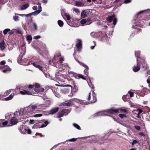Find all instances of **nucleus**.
<instances>
[{"mask_svg":"<svg viewBox=\"0 0 150 150\" xmlns=\"http://www.w3.org/2000/svg\"><path fill=\"white\" fill-rule=\"evenodd\" d=\"M115 113H121L127 114V110L125 109L121 108L118 109H110L106 110L105 111H101L97 112L94 115V117L100 116H109L107 114V113L113 114Z\"/></svg>","mask_w":150,"mask_h":150,"instance_id":"f257e3e1","label":"nucleus"},{"mask_svg":"<svg viewBox=\"0 0 150 150\" xmlns=\"http://www.w3.org/2000/svg\"><path fill=\"white\" fill-rule=\"evenodd\" d=\"M48 105H30L28 107L26 108L24 110V111H26L27 113L30 114H32L33 113V111L31 109L34 110L38 108V109H44L45 108L48 106Z\"/></svg>","mask_w":150,"mask_h":150,"instance_id":"f03ea898","label":"nucleus"},{"mask_svg":"<svg viewBox=\"0 0 150 150\" xmlns=\"http://www.w3.org/2000/svg\"><path fill=\"white\" fill-rule=\"evenodd\" d=\"M94 91H93V94L92 95L93 97L91 98V101L90 102V103H93L96 102L97 99L96 97V95L93 93ZM81 103L82 104L87 105L89 104V102H87L85 100H82L81 102Z\"/></svg>","mask_w":150,"mask_h":150,"instance_id":"7ed1b4c3","label":"nucleus"},{"mask_svg":"<svg viewBox=\"0 0 150 150\" xmlns=\"http://www.w3.org/2000/svg\"><path fill=\"white\" fill-rule=\"evenodd\" d=\"M56 86H61L62 87V88L61 89V92L62 93L65 94L66 93L68 92L70 90L67 87V86H70L71 87V86L69 85H66L65 86L60 85L58 84H56Z\"/></svg>","mask_w":150,"mask_h":150,"instance_id":"20e7f679","label":"nucleus"},{"mask_svg":"<svg viewBox=\"0 0 150 150\" xmlns=\"http://www.w3.org/2000/svg\"><path fill=\"white\" fill-rule=\"evenodd\" d=\"M56 77L61 82H64L67 81L66 76L63 74L58 75L57 73L55 74Z\"/></svg>","mask_w":150,"mask_h":150,"instance_id":"39448f33","label":"nucleus"},{"mask_svg":"<svg viewBox=\"0 0 150 150\" xmlns=\"http://www.w3.org/2000/svg\"><path fill=\"white\" fill-rule=\"evenodd\" d=\"M106 20L109 21V22H111L113 21L114 25H115L117 23V19L114 15L108 16Z\"/></svg>","mask_w":150,"mask_h":150,"instance_id":"423d86ee","label":"nucleus"},{"mask_svg":"<svg viewBox=\"0 0 150 150\" xmlns=\"http://www.w3.org/2000/svg\"><path fill=\"white\" fill-rule=\"evenodd\" d=\"M138 59V62L139 64H141L142 67L143 68H146V64L145 60L144 59L139 58Z\"/></svg>","mask_w":150,"mask_h":150,"instance_id":"0eeeda50","label":"nucleus"},{"mask_svg":"<svg viewBox=\"0 0 150 150\" xmlns=\"http://www.w3.org/2000/svg\"><path fill=\"white\" fill-rule=\"evenodd\" d=\"M64 60V57H60L57 62V63L56 64V67L57 68H59L62 67V64L63 61Z\"/></svg>","mask_w":150,"mask_h":150,"instance_id":"6e6552de","label":"nucleus"},{"mask_svg":"<svg viewBox=\"0 0 150 150\" xmlns=\"http://www.w3.org/2000/svg\"><path fill=\"white\" fill-rule=\"evenodd\" d=\"M23 109H21L20 111H16L14 113L15 115L17 116H21L22 117H21V119H23L25 117L24 116L22 117L23 115Z\"/></svg>","mask_w":150,"mask_h":150,"instance_id":"1a4fd4ad","label":"nucleus"},{"mask_svg":"<svg viewBox=\"0 0 150 150\" xmlns=\"http://www.w3.org/2000/svg\"><path fill=\"white\" fill-rule=\"evenodd\" d=\"M137 66H134L133 69V71L135 72H137L139 71L140 69V66L139 65V63L138 62V58L137 59Z\"/></svg>","mask_w":150,"mask_h":150,"instance_id":"9d476101","label":"nucleus"},{"mask_svg":"<svg viewBox=\"0 0 150 150\" xmlns=\"http://www.w3.org/2000/svg\"><path fill=\"white\" fill-rule=\"evenodd\" d=\"M76 46L78 50H80L82 47V42L81 40H78L76 43Z\"/></svg>","mask_w":150,"mask_h":150,"instance_id":"9b49d317","label":"nucleus"},{"mask_svg":"<svg viewBox=\"0 0 150 150\" xmlns=\"http://www.w3.org/2000/svg\"><path fill=\"white\" fill-rule=\"evenodd\" d=\"M20 50L21 51V53L23 54H25V44H23L21 45L19 48Z\"/></svg>","mask_w":150,"mask_h":150,"instance_id":"f8f14e48","label":"nucleus"},{"mask_svg":"<svg viewBox=\"0 0 150 150\" xmlns=\"http://www.w3.org/2000/svg\"><path fill=\"white\" fill-rule=\"evenodd\" d=\"M18 122V119L15 117H13L10 121L11 124L12 125L16 124Z\"/></svg>","mask_w":150,"mask_h":150,"instance_id":"ddd939ff","label":"nucleus"},{"mask_svg":"<svg viewBox=\"0 0 150 150\" xmlns=\"http://www.w3.org/2000/svg\"><path fill=\"white\" fill-rule=\"evenodd\" d=\"M142 112V111L141 110L139 109H138L137 110H135L133 111V113H137V115L136 117L138 118H140V116H139V114Z\"/></svg>","mask_w":150,"mask_h":150,"instance_id":"4468645a","label":"nucleus"},{"mask_svg":"<svg viewBox=\"0 0 150 150\" xmlns=\"http://www.w3.org/2000/svg\"><path fill=\"white\" fill-rule=\"evenodd\" d=\"M74 76L75 78L76 79H80L81 78L83 79L86 80V79L83 77V76L79 74H75L74 75Z\"/></svg>","mask_w":150,"mask_h":150,"instance_id":"2eb2a0df","label":"nucleus"},{"mask_svg":"<svg viewBox=\"0 0 150 150\" xmlns=\"http://www.w3.org/2000/svg\"><path fill=\"white\" fill-rule=\"evenodd\" d=\"M20 94L22 95L28 94V95H31L32 93L31 92H29L28 91H26L25 90H23V91H20Z\"/></svg>","mask_w":150,"mask_h":150,"instance_id":"dca6fc26","label":"nucleus"},{"mask_svg":"<svg viewBox=\"0 0 150 150\" xmlns=\"http://www.w3.org/2000/svg\"><path fill=\"white\" fill-rule=\"evenodd\" d=\"M41 11L42 10H36L35 11L29 14V16H31L32 15L36 16L40 13L41 12Z\"/></svg>","mask_w":150,"mask_h":150,"instance_id":"f3484780","label":"nucleus"},{"mask_svg":"<svg viewBox=\"0 0 150 150\" xmlns=\"http://www.w3.org/2000/svg\"><path fill=\"white\" fill-rule=\"evenodd\" d=\"M4 69L3 70L2 72L4 73H6L7 71H10L11 70V69L7 65L4 66Z\"/></svg>","mask_w":150,"mask_h":150,"instance_id":"a211bd4d","label":"nucleus"},{"mask_svg":"<svg viewBox=\"0 0 150 150\" xmlns=\"http://www.w3.org/2000/svg\"><path fill=\"white\" fill-rule=\"evenodd\" d=\"M58 110L59 108H53L50 111L49 114H53L58 112Z\"/></svg>","mask_w":150,"mask_h":150,"instance_id":"6ab92c4d","label":"nucleus"},{"mask_svg":"<svg viewBox=\"0 0 150 150\" xmlns=\"http://www.w3.org/2000/svg\"><path fill=\"white\" fill-rule=\"evenodd\" d=\"M29 6V4L28 3L24 4L21 7L20 10H25Z\"/></svg>","mask_w":150,"mask_h":150,"instance_id":"aec40b11","label":"nucleus"},{"mask_svg":"<svg viewBox=\"0 0 150 150\" xmlns=\"http://www.w3.org/2000/svg\"><path fill=\"white\" fill-rule=\"evenodd\" d=\"M87 14L85 10H83L81 13V16L82 18H84L87 16Z\"/></svg>","mask_w":150,"mask_h":150,"instance_id":"412c9836","label":"nucleus"},{"mask_svg":"<svg viewBox=\"0 0 150 150\" xmlns=\"http://www.w3.org/2000/svg\"><path fill=\"white\" fill-rule=\"evenodd\" d=\"M73 102L72 100H70L67 103H64L63 104L64 106H70L73 104Z\"/></svg>","mask_w":150,"mask_h":150,"instance_id":"4be33fe9","label":"nucleus"},{"mask_svg":"<svg viewBox=\"0 0 150 150\" xmlns=\"http://www.w3.org/2000/svg\"><path fill=\"white\" fill-rule=\"evenodd\" d=\"M81 23L82 24V25H84V24L86 25H89L91 23H87V21L85 19H83L80 21Z\"/></svg>","mask_w":150,"mask_h":150,"instance_id":"5701e85b","label":"nucleus"},{"mask_svg":"<svg viewBox=\"0 0 150 150\" xmlns=\"http://www.w3.org/2000/svg\"><path fill=\"white\" fill-rule=\"evenodd\" d=\"M75 5L79 6H82L84 5L83 3L81 1H76L75 2Z\"/></svg>","mask_w":150,"mask_h":150,"instance_id":"b1692460","label":"nucleus"},{"mask_svg":"<svg viewBox=\"0 0 150 150\" xmlns=\"http://www.w3.org/2000/svg\"><path fill=\"white\" fill-rule=\"evenodd\" d=\"M14 96V94H11L8 97L5 98L4 100L6 101L10 100L13 98Z\"/></svg>","mask_w":150,"mask_h":150,"instance_id":"393cba45","label":"nucleus"},{"mask_svg":"<svg viewBox=\"0 0 150 150\" xmlns=\"http://www.w3.org/2000/svg\"><path fill=\"white\" fill-rule=\"evenodd\" d=\"M25 38L28 41L29 43H30L32 40V38L31 35H27L25 37Z\"/></svg>","mask_w":150,"mask_h":150,"instance_id":"a878e982","label":"nucleus"},{"mask_svg":"<svg viewBox=\"0 0 150 150\" xmlns=\"http://www.w3.org/2000/svg\"><path fill=\"white\" fill-rule=\"evenodd\" d=\"M4 42L3 40L1 42H0V50H3L5 48L4 45Z\"/></svg>","mask_w":150,"mask_h":150,"instance_id":"bb28decb","label":"nucleus"},{"mask_svg":"<svg viewBox=\"0 0 150 150\" xmlns=\"http://www.w3.org/2000/svg\"><path fill=\"white\" fill-rule=\"evenodd\" d=\"M23 132L24 131V132H22V133L23 134H25L26 133L30 134L31 133V131L30 129H23Z\"/></svg>","mask_w":150,"mask_h":150,"instance_id":"cd10ccee","label":"nucleus"},{"mask_svg":"<svg viewBox=\"0 0 150 150\" xmlns=\"http://www.w3.org/2000/svg\"><path fill=\"white\" fill-rule=\"evenodd\" d=\"M76 60L78 63H79V64L81 65V66L84 67L86 68V69H87V68L88 69V66L86 65L84 63H83L82 62H80L78 60H77V59H76Z\"/></svg>","mask_w":150,"mask_h":150,"instance_id":"c85d7f7f","label":"nucleus"},{"mask_svg":"<svg viewBox=\"0 0 150 150\" xmlns=\"http://www.w3.org/2000/svg\"><path fill=\"white\" fill-rule=\"evenodd\" d=\"M34 86L35 87L34 88L35 91V92L38 91V90L40 87V84L38 83H36L34 85Z\"/></svg>","mask_w":150,"mask_h":150,"instance_id":"c756f323","label":"nucleus"},{"mask_svg":"<svg viewBox=\"0 0 150 150\" xmlns=\"http://www.w3.org/2000/svg\"><path fill=\"white\" fill-rule=\"evenodd\" d=\"M64 113L63 110H62L61 112H59L57 116V117L59 118L63 116L64 115Z\"/></svg>","mask_w":150,"mask_h":150,"instance_id":"7c9ffc66","label":"nucleus"},{"mask_svg":"<svg viewBox=\"0 0 150 150\" xmlns=\"http://www.w3.org/2000/svg\"><path fill=\"white\" fill-rule=\"evenodd\" d=\"M87 15H90L92 13V11L91 9H87L85 10Z\"/></svg>","mask_w":150,"mask_h":150,"instance_id":"2f4dec72","label":"nucleus"},{"mask_svg":"<svg viewBox=\"0 0 150 150\" xmlns=\"http://www.w3.org/2000/svg\"><path fill=\"white\" fill-rule=\"evenodd\" d=\"M63 111L64 113V115L65 116L67 115L70 112V111L68 109L64 110H63Z\"/></svg>","mask_w":150,"mask_h":150,"instance_id":"473e14b6","label":"nucleus"},{"mask_svg":"<svg viewBox=\"0 0 150 150\" xmlns=\"http://www.w3.org/2000/svg\"><path fill=\"white\" fill-rule=\"evenodd\" d=\"M13 19L15 21H19V17L15 15L13 16Z\"/></svg>","mask_w":150,"mask_h":150,"instance_id":"72a5a7b5","label":"nucleus"},{"mask_svg":"<svg viewBox=\"0 0 150 150\" xmlns=\"http://www.w3.org/2000/svg\"><path fill=\"white\" fill-rule=\"evenodd\" d=\"M48 124V122L47 121H45L44 122V124H42L40 127H39V128H43V127H45Z\"/></svg>","mask_w":150,"mask_h":150,"instance_id":"f704fd0d","label":"nucleus"},{"mask_svg":"<svg viewBox=\"0 0 150 150\" xmlns=\"http://www.w3.org/2000/svg\"><path fill=\"white\" fill-rule=\"evenodd\" d=\"M73 126L75 127L76 128L79 130L81 129V128H80V127L78 124H77L75 123H74L73 124Z\"/></svg>","mask_w":150,"mask_h":150,"instance_id":"c9c22d12","label":"nucleus"},{"mask_svg":"<svg viewBox=\"0 0 150 150\" xmlns=\"http://www.w3.org/2000/svg\"><path fill=\"white\" fill-rule=\"evenodd\" d=\"M58 23L59 25L61 27H62L64 24V23L63 21L60 20H59L58 21Z\"/></svg>","mask_w":150,"mask_h":150,"instance_id":"e433bc0d","label":"nucleus"},{"mask_svg":"<svg viewBox=\"0 0 150 150\" xmlns=\"http://www.w3.org/2000/svg\"><path fill=\"white\" fill-rule=\"evenodd\" d=\"M33 26L35 30H37L38 29V25L35 22L33 23Z\"/></svg>","mask_w":150,"mask_h":150,"instance_id":"4c0bfd02","label":"nucleus"},{"mask_svg":"<svg viewBox=\"0 0 150 150\" xmlns=\"http://www.w3.org/2000/svg\"><path fill=\"white\" fill-rule=\"evenodd\" d=\"M64 16H65L67 19V20H69L70 19V17L69 15L67 13H65L64 14Z\"/></svg>","mask_w":150,"mask_h":150,"instance_id":"58836bf2","label":"nucleus"},{"mask_svg":"<svg viewBox=\"0 0 150 150\" xmlns=\"http://www.w3.org/2000/svg\"><path fill=\"white\" fill-rule=\"evenodd\" d=\"M64 16H65L67 19V20H69L70 19V17L69 15L67 13H65L64 14Z\"/></svg>","mask_w":150,"mask_h":150,"instance_id":"ea45409f","label":"nucleus"},{"mask_svg":"<svg viewBox=\"0 0 150 150\" xmlns=\"http://www.w3.org/2000/svg\"><path fill=\"white\" fill-rule=\"evenodd\" d=\"M61 56V54L60 53L56 54L54 56V58L53 59V61H54V59H55L56 58H58Z\"/></svg>","mask_w":150,"mask_h":150,"instance_id":"a19ab883","label":"nucleus"},{"mask_svg":"<svg viewBox=\"0 0 150 150\" xmlns=\"http://www.w3.org/2000/svg\"><path fill=\"white\" fill-rule=\"evenodd\" d=\"M10 30V29L9 28H7L5 29L3 33L4 34V35H5L7 34V33L8 32H9Z\"/></svg>","mask_w":150,"mask_h":150,"instance_id":"79ce46f5","label":"nucleus"},{"mask_svg":"<svg viewBox=\"0 0 150 150\" xmlns=\"http://www.w3.org/2000/svg\"><path fill=\"white\" fill-rule=\"evenodd\" d=\"M13 90H9L6 91L4 93V94L6 96L8 95Z\"/></svg>","mask_w":150,"mask_h":150,"instance_id":"37998d69","label":"nucleus"},{"mask_svg":"<svg viewBox=\"0 0 150 150\" xmlns=\"http://www.w3.org/2000/svg\"><path fill=\"white\" fill-rule=\"evenodd\" d=\"M15 14L16 15H19V16H22V17H24V16H26V17H28L29 16V14H18L17 13H15Z\"/></svg>","mask_w":150,"mask_h":150,"instance_id":"c03bdc74","label":"nucleus"},{"mask_svg":"<svg viewBox=\"0 0 150 150\" xmlns=\"http://www.w3.org/2000/svg\"><path fill=\"white\" fill-rule=\"evenodd\" d=\"M32 64L33 66L38 68L40 66V65L38 64L37 62L33 63H32Z\"/></svg>","mask_w":150,"mask_h":150,"instance_id":"a18cd8bd","label":"nucleus"},{"mask_svg":"<svg viewBox=\"0 0 150 150\" xmlns=\"http://www.w3.org/2000/svg\"><path fill=\"white\" fill-rule=\"evenodd\" d=\"M135 55L136 56L138 57V56L140 55V53L139 51H136L135 52Z\"/></svg>","mask_w":150,"mask_h":150,"instance_id":"49530a36","label":"nucleus"},{"mask_svg":"<svg viewBox=\"0 0 150 150\" xmlns=\"http://www.w3.org/2000/svg\"><path fill=\"white\" fill-rule=\"evenodd\" d=\"M44 90V88H43L40 87L38 90V91H36L37 92H42Z\"/></svg>","mask_w":150,"mask_h":150,"instance_id":"de8ad7c7","label":"nucleus"},{"mask_svg":"<svg viewBox=\"0 0 150 150\" xmlns=\"http://www.w3.org/2000/svg\"><path fill=\"white\" fill-rule=\"evenodd\" d=\"M40 70L42 71V72L43 73L45 72V68H43L41 67V66H40L38 68Z\"/></svg>","mask_w":150,"mask_h":150,"instance_id":"09e8293b","label":"nucleus"},{"mask_svg":"<svg viewBox=\"0 0 150 150\" xmlns=\"http://www.w3.org/2000/svg\"><path fill=\"white\" fill-rule=\"evenodd\" d=\"M118 115L122 119L126 117V115L124 114H119Z\"/></svg>","mask_w":150,"mask_h":150,"instance_id":"8fccbe9b","label":"nucleus"},{"mask_svg":"<svg viewBox=\"0 0 150 150\" xmlns=\"http://www.w3.org/2000/svg\"><path fill=\"white\" fill-rule=\"evenodd\" d=\"M87 82L88 85L90 88H94L93 85L92 84L91 82H89L87 81Z\"/></svg>","mask_w":150,"mask_h":150,"instance_id":"3c124183","label":"nucleus"},{"mask_svg":"<svg viewBox=\"0 0 150 150\" xmlns=\"http://www.w3.org/2000/svg\"><path fill=\"white\" fill-rule=\"evenodd\" d=\"M73 10L76 13H80V11H79V10L76 8H73Z\"/></svg>","mask_w":150,"mask_h":150,"instance_id":"603ef678","label":"nucleus"},{"mask_svg":"<svg viewBox=\"0 0 150 150\" xmlns=\"http://www.w3.org/2000/svg\"><path fill=\"white\" fill-rule=\"evenodd\" d=\"M43 73L44 74L46 77L47 78H50V75L48 73H45V72Z\"/></svg>","mask_w":150,"mask_h":150,"instance_id":"864d4df0","label":"nucleus"},{"mask_svg":"<svg viewBox=\"0 0 150 150\" xmlns=\"http://www.w3.org/2000/svg\"><path fill=\"white\" fill-rule=\"evenodd\" d=\"M42 114H37L34 115L33 116L34 117H40L42 116Z\"/></svg>","mask_w":150,"mask_h":150,"instance_id":"5fc2aeb1","label":"nucleus"},{"mask_svg":"<svg viewBox=\"0 0 150 150\" xmlns=\"http://www.w3.org/2000/svg\"><path fill=\"white\" fill-rule=\"evenodd\" d=\"M62 67L61 68H63V67H69L68 64L67 63H64L63 64H62Z\"/></svg>","mask_w":150,"mask_h":150,"instance_id":"6e6d98bb","label":"nucleus"},{"mask_svg":"<svg viewBox=\"0 0 150 150\" xmlns=\"http://www.w3.org/2000/svg\"><path fill=\"white\" fill-rule=\"evenodd\" d=\"M88 69L87 68L84 70V74L87 76L88 75Z\"/></svg>","mask_w":150,"mask_h":150,"instance_id":"4d7b16f0","label":"nucleus"},{"mask_svg":"<svg viewBox=\"0 0 150 150\" xmlns=\"http://www.w3.org/2000/svg\"><path fill=\"white\" fill-rule=\"evenodd\" d=\"M77 138H73L72 139H70L68 140H67L66 141H69L70 142H74L76 141Z\"/></svg>","mask_w":150,"mask_h":150,"instance_id":"13d9d810","label":"nucleus"},{"mask_svg":"<svg viewBox=\"0 0 150 150\" xmlns=\"http://www.w3.org/2000/svg\"><path fill=\"white\" fill-rule=\"evenodd\" d=\"M63 142H61V143H59L58 144H56V145H55L52 148H51V149L50 150H52L54 148H56L58 146L59 144H62Z\"/></svg>","mask_w":150,"mask_h":150,"instance_id":"bf43d9fd","label":"nucleus"},{"mask_svg":"<svg viewBox=\"0 0 150 150\" xmlns=\"http://www.w3.org/2000/svg\"><path fill=\"white\" fill-rule=\"evenodd\" d=\"M137 143H138V141L136 140H133V141L132 143V144L133 146H134V145L136 144Z\"/></svg>","mask_w":150,"mask_h":150,"instance_id":"052dcab7","label":"nucleus"},{"mask_svg":"<svg viewBox=\"0 0 150 150\" xmlns=\"http://www.w3.org/2000/svg\"><path fill=\"white\" fill-rule=\"evenodd\" d=\"M15 30H11V31L9 32L8 33L9 35H11L13 34L15 32Z\"/></svg>","mask_w":150,"mask_h":150,"instance_id":"680f3d73","label":"nucleus"},{"mask_svg":"<svg viewBox=\"0 0 150 150\" xmlns=\"http://www.w3.org/2000/svg\"><path fill=\"white\" fill-rule=\"evenodd\" d=\"M23 57H22V56L20 57L18 59V61L19 60L21 61L22 62H23Z\"/></svg>","mask_w":150,"mask_h":150,"instance_id":"e2e57ef3","label":"nucleus"},{"mask_svg":"<svg viewBox=\"0 0 150 150\" xmlns=\"http://www.w3.org/2000/svg\"><path fill=\"white\" fill-rule=\"evenodd\" d=\"M38 4L39 5L38 6V8H39V9L38 10H41L42 11V7L41 6V4L40 3H38Z\"/></svg>","mask_w":150,"mask_h":150,"instance_id":"0e129e2a","label":"nucleus"},{"mask_svg":"<svg viewBox=\"0 0 150 150\" xmlns=\"http://www.w3.org/2000/svg\"><path fill=\"white\" fill-rule=\"evenodd\" d=\"M2 4H4L8 0H0Z\"/></svg>","mask_w":150,"mask_h":150,"instance_id":"69168bd1","label":"nucleus"},{"mask_svg":"<svg viewBox=\"0 0 150 150\" xmlns=\"http://www.w3.org/2000/svg\"><path fill=\"white\" fill-rule=\"evenodd\" d=\"M88 100H91V93H89L88 95V98H87Z\"/></svg>","mask_w":150,"mask_h":150,"instance_id":"338daca9","label":"nucleus"},{"mask_svg":"<svg viewBox=\"0 0 150 150\" xmlns=\"http://www.w3.org/2000/svg\"><path fill=\"white\" fill-rule=\"evenodd\" d=\"M32 9L33 10H37L38 9V7L37 6H34L33 7Z\"/></svg>","mask_w":150,"mask_h":150,"instance_id":"774afa93","label":"nucleus"}]
</instances>
